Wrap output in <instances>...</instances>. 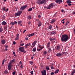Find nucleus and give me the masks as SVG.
Instances as JSON below:
<instances>
[{
	"label": "nucleus",
	"instance_id": "nucleus-33",
	"mask_svg": "<svg viewBox=\"0 0 75 75\" xmlns=\"http://www.w3.org/2000/svg\"><path fill=\"white\" fill-rule=\"evenodd\" d=\"M31 16H28V19H29V20H30V19L31 18Z\"/></svg>",
	"mask_w": 75,
	"mask_h": 75
},
{
	"label": "nucleus",
	"instance_id": "nucleus-16",
	"mask_svg": "<svg viewBox=\"0 0 75 75\" xmlns=\"http://www.w3.org/2000/svg\"><path fill=\"white\" fill-rule=\"evenodd\" d=\"M6 24H7V22L5 21H3L1 23V24L3 25H6Z\"/></svg>",
	"mask_w": 75,
	"mask_h": 75
},
{
	"label": "nucleus",
	"instance_id": "nucleus-29",
	"mask_svg": "<svg viewBox=\"0 0 75 75\" xmlns=\"http://www.w3.org/2000/svg\"><path fill=\"white\" fill-rule=\"evenodd\" d=\"M56 40V38H54L53 39H52V38H50V41H52L53 40Z\"/></svg>",
	"mask_w": 75,
	"mask_h": 75
},
{
	"label": "nucleus",
	"instance_id": "nucleus-55",
	"mask_svg": "<svg viewBox=\"0 0 75 75\" xmlns=\"http://www.w3.org/2000/svg\"><path fill=\"white\" fill-rule=\"evenodd\" d=\"M16 42L15 41H14L13 42V45H15L16 44Z\"/></svg>",
	"mask_w": 75,
	"mask_h": 75
},
{
	"label": "nucleus",
	"instance_id": "nucleus-12",
	"mask_svg": "<svg viewBox=\"0 0 75 75\" xmlns=\"http://www.w3.org/2000/svg\"><path fill=\"white\" fill-rule=\"evenodd\" d=\"M11 66H12V65L9 64L8 65V68L9 71H10V70H11Z\"/></svg>",
	"mask_w": 75,
	"mask_h": 75
},
{
	"label": "nucleus",
	"instance_id": "nucleus-42",
	"mask_svg": "<svg viewBox=\"0 0 75 75\" xmlns=\"http://www.w3.org/2000/svg\"><path fill=\"white\" fill-rule=\"evenodd\" d=\"M43 54H45V55H46L47 54V51H44Z\"/></svg>",
	"mask_w": 75,
	"mask_h": 75
},
{
	"label": "nucleus",
	"instance_id": "nucleus-25",
	"mask_svg": "<svg viewBox=\"0 0 75 75\" xmlns=\"http://www.w3.org/2000/svg\"><path fill=\"white\" fill-rule=\"evenodd\" d=\"M4 74H8V71L7 70H5L4 71Z\"/></svg>",
	"mask_w": 75,
	"mask_h": 75
},
{
	"label": "nucleus",
	"instance_id": "nucleus-43",
	"mask_svg": "<svg viewBox=\"0 0 75 75\" xmlns=\"http://www.w3.org/2000/svg\"><path fill=\"white\" fill-rule=\"evenodd\" d=\"M4 47L6 48H8V45H4Z\"/></svg>",
	"mask_w": 75,
	"mask_h": 75
},
{
	"label": "nucleus",
	"instance_id": "nucleus-3",
	"mask_svg": "<svg viewBox=\"0 0 75 75\" xmlns=\"http://www.w3.org/2000/svg\"><path fill=\"white\" fill-rule=\"evenodd\" d=\"M27 7V5H25V6H21V8H20V11H19V15L20 14H21L22 13V11H23L25 8H26Z\"/></svg>",
	"mask_w": 75,
	"mask_h": 75
},
{
	"label": "nucleus",
	"instance_id": "nucleus-21",
	"mask_svg": "<svg viewBox=\"0 0 75 75\" xmlns=\"http://www.w3.org/2000/svg\"><path fill=\"white\" fill-rule=\"evenodd\" d=\"M37 42V40H35V41H34V42H33V46L34 47V46H35L36 45V44Z\"/></svg>",
	"mask_w": 75,
	"mask_h": 75
},
{
	"label": "nucleus",
	"instance_id": "nucleus-31",
	"mask_svg": "<svg viewBox=\"0 0 75 75\" xmlns=\"http://www.w3.org/2000/svg\"><path fill=\"white\" fill-rule=\"evenodd\" d=\"M10 24L12 25H14V23L13 22H11L10 23Z\"/></svg>",
	"mask_w": 75,
	"mask_h": 75
},
{
	"label": "nucleus",
	"instance_id": "nucleus-20",
	"mask_svg": "<svg viewBox=\"0 0 75 75\" xmlns=\"http://www.w3.org/2000/svg\"><path fill=\"white\" fill-rule=\"evenodd\" d=\"M56 49L57 50H60L61 47L60 46V45H57Z\"/></svg>",
	"mask_w": 75,
	"mask_h": 75
},
{
	"label": "nucleus",
	"instance_id": "nucleus-39",
	"mask_svg": "<svg viewBox=\"0 0 75 75\" xmlns=\"http://www.w3.org/2000/svg\"><path fill=\"white\" fill-rule=\"evenodd\" d=\"M3 31V29H2L1 28H0V33H2Z\"/></svg>",
	"mask_w": 75,
	"mask_h": 75
},
{
	"label": "nucleus",
	"instance_id": "nucleus-35",
	"mask_svg": "<svg viewBox=\"0 0 75 75\" xmlns=\"http://www.w3.org/2000/svg\"><path fill=\"white\" fill-rule=\"evenodd\" d=\"M13 53L14 57H16V52H13Z\"/></svg>",
	"mask_w": 75,
	"mask_h": 75
},
{
	"label": "nucleus",
	"instance_id": "nucleus-45",
	"mask_svg": "<svg viewBox=\"0 0 75 75\" xmlns=\"http://www.w3.org/2000/svg\"><path fill=\"white\" fill-rule=\"evenodd\" d=\"M6 61V60L4 59V61H3L2 62V65H4V61Z\"/></svg>",
	"mask_w": 75,
	"mask_h": 75
},
{
	"label": "nucleus",
	"instance_id": "nucleus-46",
	"mask_svg": "<svg viewBox=\"0 0 75 75\" xmlns=\"http://www.w3.org/2000/svg\"><path fill=\"white\" fill-rule=\"evenodd\" d=\"M36 21L38 22V23L39 21V19H36Z\"/></svg>",
	"mask_w": 75,
	"mask_h": 75
},
{
	"label": "nucleus",
	"instance_id": "nucleus-61",
	"mask_svg": "<svg viewBox=\"0 0 75 75\" xmlns=\"http://www.w3.org/2000/svg\"><path fill=\"white\" fill-rule=\"evenodd\" d=\"M73 14H75V11H73V12L72 13Z\"/></svg>",
	"mask_w": 75,
	"mask_h": 75
},
{
	"label": "nucleus",
	"instance_id": "nucleus-59",
	"mask_svg": "<svg viewBox=\"0 0 75 75\" xmlns=\"http://www.w3.org/2000/svg\"><path fill=\"white\" fill-rule=\"evenodd\" d=\"M44 48V46H43L42 47H40V49H42V48Z\"/></svg>",
	"mask_w": 75,
	"mask_h": 75
},
{
	"label": "nucleus",
	"instance_id": "nucleus-48",
	"mask_svg": "<svg viewBox=\"0 0 75 75\" xmlns=\"http://www.w3.org/2000/svg\"><path fill=\"white\" fill-rule=\"evenodd\" d=\"M8 8H7L6 9H5V10L4 11H5L6 12H7L8 11Z\"/></svg>",
	"mask_w": 75,
	"mask_h": 75
},
{
	"label": "nucleus",
	"instance_id": "nucleus-4",
	"mask_svg": "<svg viewBox=\"0 0 75 75\" xmlns=\"http://www.w3.org/2000/svg\"><path fill=\"white\" fill-rule=\"evenodd\" d=\"M19 50L21 52H24V53H26V51H24L25 48L24 47H20L19 48Z\"/></svg>",
	"mask_w": 75,
	"mask_h": 75
},
{
	"label": "nucleus",
	"instance_id": "nucleus-47",
	"mask_svg": "<svg viewBox=\"0 0 75 75\" xmlns=\"http://www.w3.org/2000/svg\"><path fill=\"white\" fill-rule=\"evenodd\" d=\"M22 21H19V25H21V23H22Z\"/></svg>",
	"mask_w": 75,
	"mask_h": 75
},
{
	"label": "nucleus",
	"instance_id": "nucleus-49",
	"mask_svg": "<svg viewBox=\"0 0 75 75\" xmlns=\"http://www.w3.org/2000/svg\"><path fill=\"white\" fill-rule=\"evenodd\" d=\"M2 10L3 11H4V10H5V7H3Z\"/></svg>",
	"mask_w": 75,
	"mask_h": 75
},
{
	"label": "nucleus",
	"instance_id": "nucleus-57",
	"mask_svg": "<svg viewBox=\"0 0 75 75\" xmlns=\"http://www.w3.org/2000/svg\"><path fill=\"white\" fill-rule=\"evenodd\" d=\"M11 61L12 62H14V61H15V59H13Z\"/></svg>",
	"mask_w": 75,
	"mask_h": 75
},
{
	"label": "nucleus",
	"instance_id": "nucleus-28",
	"mask_svg": "<svg viewBox=\"0 0 75 75\" xmlns=\"http://www.w3.org/2000/svg\"><path fill=\"white\" fill-rule=\"evenodd\" d=\"M66 3H68H68H72V2L71 1H70V0H68L67 1H66Z\"/></svg>",
	"mask_w": 75,
	"mask_h": 75
},
{
	"label": "nucleus",
	"instance_id": "nucleus-52",
	"mask_svg": "<svg viewBox=\"0 0 75 75\" xmlns=\"http://www.w3.org/2000/svg\"><path fill=\"white\" fill-rule=\"evenodd\" d=\"M19 64H20V65H22V61H20V62H19Z\"/></svg>",
	"mask_w": 75,
	"mask_h": 75
},
{
	"label": "nucleus",
	"instance_id": "nucleus-51",
	"mask_svg": "<svg viewBox=\"0 0 75 75\" xmlns=\"http://www.w3.org/2000/svg\"><path fill=\"white\" fill-rule=\"evenodd\" d=\"M51 75H53V74H54V72H51Z\"/></svg>",
	"mask_w": 75,
	"mask_h": 75
},
{
	"label": "nucleus",
	"instance_id": "nucleus-7",
	"mask_svg": "<svg viewBox=\"0 0 75 75\" xmlns=\"http://www.w3.org/2000/svg\"><path fill=\"white\" fill-rule=\"evenodd\" d=\"M42 75H46L47 71H45V70H44V71H41Z\"/></svg>",
	"mask_w": 75,
	"mask_h": 75
},
{
	"label": "nucleus",
	"instance_id": "nucleus-13",
	"mask_svg": "<svg viewBox=\"0 0 75 75\" xmlns=\"http://www.w3.org/2000/svg\"><path fill=\"white\" fill-rule=\"evenodd\" d=\"M62 55V54L61 53H58L56 54V55L57 56V57H61Z\"/></svg>",
	"mask_w": 75,
	"mask_h": 75
},
{
	"label": "nucleus",
	"instance_id": "nucleus-5",
	"mask_svg": "<svg viewBox=\"0 0 75 75\" xmlns=\"http://www.w3.org/2000/svg\"><path fill=\"white\" fill-rule=\"evenodd\" d=\"M54 7V4H52H52H50L48 6H47V8L49 9H50V8H53Z\"/></svg>",
	"mask_w": 75,
	"mask_h": 75
},
{
	"label": "nucleus",
	"instance_id": "nucleus-10",
	"mask_svg": "<svg viewBox=\"0 0 75 75\" xmlns=\"http://www.w3.org/2000/svg\"><path fill=\"white\" fill-rule=\"evenodd\" d=\"M35 34V33H32V34H28V35H27V36H28V37H31V36L34 35Z\"/></svg>",
	"mask_w": 75,
	"mask_h": 75
},
{
	"label": "nucleus",
	"instance_id": "nucleus-32",
	"mask_svg": "<svg viewBox=\"0 0 75 75\" xmlns=\"http://www.w3.org/2000/svg\"><path fill=\"white\" fill-rule=\"evenodd\" d=\"M50 47H49V50H48V52L49 53H50L51 52V48H50Z\"/></svg>",
	"mask_w": 75,
	"mask_h": 75
},
{
	"label": "nucleus",
	"instance_id": "nucleus-50",
	"mask_svg": "<svg viewBox=\"0 0 75 75\" xmlns=\"http://www.w3.org/2000/svg\"><path fill=\"white\" fill-rule=\"evenodd\" d=\"M2 18L4 19V18H5V16H4V15L2 16Z\"/></svg>",
	"mask_w": 75,
	"mask_h": 75
},
{
	"label": "nucleus",
	"instance_id": "nucleus-15",
	"mask_svg": "<svg viewBox=\"0 0 75 75\" xmlns=\"http://www.w3.org/2000/svg\"><path fill=\"white\" fill-rule=\"evenodd\" d=\"M30 45V42L28 43V44H26L25 45V48H27V47H28V46Z\"/></svg>",
	"mask_w": 75,
	"mask_h": 75
},
{
	"label": "nucleus",
	"instance_id": "nucleus-30",
	"mask_svg": "<svg viewBox=\"0 0 75 75\" xmlns=\"http://www.w3.org/2000/svg\"><path fill=\"white\" fill-rule=\"evenodd\" d=\"M46 68L47 71H49V66H46Z\"/></svg>",
	"mask_w": 75,
	"mask_h": 75
},
{
	"label": "nucleus",
	"instance_id": "nucleus-8",
	"mask_svg": "<svg viewBox=\"0 0 75 75\" xmlns=\"http://www.w3.org/2000/svg\"><path fill=\"white\" fill-rule=\"evenodd\" d=\"M50 42H48V43H47V45L46 48H47L48 49V50H49V47H50Z\"/></svg>",
	"mask_w": 75,
	"mask_h": 75
},
{
	"label": "nucleus",
	"instance_id": "nucleus-64",
	"mask_svg": "<svg viewBox=\"0 0 75 75\" xmlns=\"http://www.w3.org/2000/svg\"><path fill=\"white\" fill-rule=\"evenodd\" d=\"M23 25L22 23H21L20 25V26H22Z\"/></svg>",
	"mask_w": 75,
	"mask_h": 75
},
{
	"label": "nucleus",
	"instance_id": "nucleus-44",
	"mask_svg": "<svg viewBox=\"0 0 75 75\" xmlns=\"http://www.w3.org/2000/svg\"><path fill=\"white\" fill-rule=\"evenodd\" d=\"M24 45V43H21V44H20V46H23V45Z\"/></svg>",
	"mask_w": 75,
	"mask_h": 75
},
{
	"label": "nucleus",
	"instance_id": "nucleus-18",
	"mask_svg": "<svg viewBox=\"0 0 75 75\" xmlns=\"http://www.w3.org/2000/svg\"><path fill=\"white\" fill-rule=\"evenodd\" d=\"M50 33L51 34H56V32L55 31H50Z\"/></svg>",
	"mask_w": 75,
	"mask_h": 75
},
{
	"label": "nucleus",
	"instance_id": "nucleus-62",
	"mask_svg": "<svg viewBox=\"0 0 75 75\" xmlns=\"http://www.w3.org/2000/svg\"><path fill=\"white\" fill-rule=\"evenodd\" d=\"M41 17V15H38V17H39V18H40V17Z\"/></svg>",
	"mask_w": 75,
	"mask_h": 75
},
{
	"label": "nucleus",
	"instance_id": "nucleus-40",
	"mask_svg": "<svg viewBox=\"0 0 75 75\" xmlns=\"http://www.w3.org/2000/svg\"><path fill=\"white\" fill-rule=\"evenodd\" d=\"M21 68H23L24 66L22 64H21V65L20 66Z\"/></svg>",
	"mask_w": 75,
	"mask_h": 75
},
{
	"label": "nucleus",
	"instance_id": "nucleus-24",
	"mask_svg": "<svg viewBox=\"0 0 75 75\" xmlns=\"http://www.w3.org/2000/svg\"><path fill=\"white\" fill-rule=\"evenodd\" d=\"M59 71V69H57L54 72V74H57V73H58Z\"/></svg>",
	"mask_w": 75,
	"mask_h": 75
},
{
	"label": "nucleus",
	"instance_id": "nucleus-14",
	"mask_svg": "<svg viewBox=\"0 0 75 75\" xmlns=\"http://www.w3.org/2000/svg\"><path fill=\"white\" fill-rule=\"evenodd\" d=\"M16 38H15V40H17L18 39V38H19V34L17 33L16 35Z\"/></svg>",
	"mask_w": 75,
	"mask_h": 75
},
{
	"label": "nucleus",
	"instance_id": "nucleus-41",
	"mask_svg": "<svg viewBox=\"0 0 75 75\" xmlns=\"http://www.w3.org/2000/svg\"><path fill=\"white\" fill-rule=\"evenodd\" d=\"M30 73L32 75H33V71H30Z\"/></svg>",
	"mask_w": 75,
	"mask_h": 75
},
{
	"label": "nucleus",
	"instance_id": "nucleus-34",
	"mask_svg": "<svg viewBox=\"0 0 75 75\" xmlns=\"http://www.w3.org/2000/svg\"><path fill=\"white\" fill-rule=\"evenodd\" d=\"M7 25L6 26L4 27V29H5V30H7Z\"/></svg>",
	"mask_w": 75,
	"mask_h": 75
},
{
	"label": "nucleus",
	"instance_id": "nucleus-22",
	"mask_svg": "<svg viewBox=\"0 0 75 75\" xmlns=\"http://www.w3.org/2000/svg\"><path fill=\"white\" fill-rule=\"evenodd\" d=\"M1 42L2 44H5L6 40H3L1 41Z\"/></svg>",
	"mask_w": 75,
	"mask_h": 75
},
{
	"label": "nucleus",
	"instance_id": "nucleus-2",
	"mask_svg": "<svg viewBox=\"0 0 75 75\" xmlns=\"http://www.w3.org/2000/svg\"><path fill=\"white\" fill-rule=\"evenodd\" d=\"M47 0H38L36 1V3L39 5H41V4H45L46 3Z\"/></svg>",
	"mask_w": 75,
	"mask_h": 75
},
{
	"label": "nucleus",
	"instance_id": "nucleus-58",
	"mask_svg": "<svg viewBox=\"0 0 75 75\" xmlns=\"http://www.w3.org/2000/svg\"><path fill=\"white\" fill-rule=\"evenodd\" d=\"M25 40H28V38H25Z\"/></svg>",
	"mask_w": 75,
	"mask_h": 75
},
{
	"label": "nucleus",
	"instance_id": "nucleus-36",
	"mask_svg": "<svg viewBox=\"0 0 75 75\" xmlns=\"http://www.w3.org/2000/svg\"><path fill=\"white\" fill-rule=\"evenodd\" d=\"M13 62H12L11 61H10V62L8 64H9V65H11L12 64V63H13Z\"/></svg>",
	"mask_w": 75,
	"mask_h": 75
},
{
	"label": "nucleus",
	"instance_id": "nucleus-6",
	"mask_svg": "<svg viewBox=\"0 0 75 75\" xmlns=\"http://www.w3.org/2000/svg\"><path fill=\"white\" fill-rule=\"evenodd\" d=\"M55 2L56 3H59V4H60L62 3L63 1L62 0H56Z\"/></svg>",
	"mask_w": 75,
	"mask_h": 75
},
{
	"label": "nucleus",
	"instance_id": "nucleus-19",
	"mask_svg": "<svg viewBox=\"0 0 75 75\" xmlns=\"http://www.w3.org/2000/svg\"><path fill=\"white\" fill-rule=\"evenodd\" d=\"M53 63H52L51 65H50V67L51 68V69H54V67H53Z\"/></svg>",
	"mask_w": 75,
	"mask_h": 75
},
{
	"label": "nucleus",
	"instance_id": "nucleus-23",
	"mask_svg": "<svg viewBox=\"0 0 75 75\" xmlns=\"http://www.w3.org/2000/svg\"><path fill=\"white\" fill-rule=\"evenodd\" d=\"M75 73V69L73 70V71L71 73V75H74V74Z\"/></svg>",
	"mask_w": 75,
	"mask_h": 75
},
{
	"label": "nucleus",
	"instance_id": "nucleus-60",
	"mask_svg": "<svg viewBox=\"0 0 75 75\" xmlns=\"http://www.w3.org/2000/svg\"><path fill=\"white\" fill-rule=\"evenodd\" d=\"M14 24H17V21H14Z\"/></svg>",
	"mask_w": 75,
	"mask_h": 75
},
{
	"label": "nucleus",
	"instance_id": "nucleus-9",
	"mask_svg": "<svg viewBox=\"0 0 75 75\" xmlns=\"http://www.w3.org/2000/svg\"><path fill=\"white\" fill-rule=\"evenodd\" d=\"M56 19H53L52 20H51V21L50 22V23H51V24H53L55 22H56Z\"/></svg>",
	"mask_w": 75,
	"mask_h": 75
},
{
	"label": "nucleus",
	"instance_id": "nucleus-63",
	"mask_svg": "<svg viewBox=\"0 0 75 75\" xmlns=\"http://www.w3.org/2000/svg\"><path fill=\"white\" fill-rule=\"evenodd\" d=\"M74 34H75V28H74Z\"/></svg>",
	"mask_w": 75,
	"mask_h": 75
},
{
	"label": "nucleus",
	"instance_id": "nucleus-11",
	"mask_svg": "<svg viewBox=\"0 0 75 75\" xmlns=\"http://www.w3.org/2000/svg\"><path fill=\"white\" fill-rule=\"evenodd\" d=\"M38 26H41V25H42V23L41 21H39V20L38 22Z\"/></svg>",
	"mask_w": 75,
	"mask_h": 75
},
{
	"label": "nucleus",
	"instance_id": "nucleus-27",
	"mask_svg": "<svg viewBox=\"0 0 75 75\" xmlns=\"http://www.w3.org/2000/svg\"><path fill=\"white\" fill-rule=\"evenodd\" d=\"M52 25H49V29H50V30H51L52 28Z\"/></svg>",
	"mask_w": 75,
	"mask_h": 75
},
{
	"label": "nucleus",
	"instance_id": "nucleus-26",
	"mask_svg": "<svg viewBox=\"0 0 75 75\" xmlns=\"http://www.w3.org/2000/svg\"><path fill=\"white\" fill-rule=\"evenodd\" d=\"M36 47H35H35H34V48H33V51H36Z\"/></svg>",
	"mask_w": 75,
	"mask_h": 75
},
{
	"label": "nucleus",
	"instance_id": "nucleus-54",
	"mask_svg": "<svg viewBox=\"0 0 75 75\" xmlns=\"http://www.w3.org/2000/svg\"><path fill=\"white\" fill-rule=\"evenodd\" d=\"M71 3H69V4H68L69 6H71Z\"/></svg>",
	"mask_w": 75,
	"mask_h": 75
},
{
	"label": "nucleus",
	"instance_id": "nucleus-37",
	"mask_svg": "<svg viewBox=\"0 0 75 75\" xmlns=\"http://www.w3.org/2000/svg\"><path fill=\"white\" fill-rule=\"evenodd\" d=\"M30 63L31 64V65H33V61H30Z\"/></svg>",
	"mask_w": 75,
	"mask_h": 75
},
{
	"label": "nucleus",
	"instance_id": "nucleus-56",
	"mask_svg": "<svg viewBox=\"0 0 75 75\" xmlns=\"http://www.w3.org/2000/svg\"><path fill=\"white\" fill-rule=\"evenodd\" d=\"M13 75H15V74H16V72L15 71H13Z\"/></svg>",
	"mask_w": 75,
	"mask_h": 75
},
{
	"label": "nucleus",
	"instance_id": "nucleus-17",
	"mask_svg": "<svg viewBox=\"0 0 75 75\" xmlns=\"http://www.w3.org/2000/svg\"><path fill=\"white\" fill-rule=\"evenodd\" d=\"M15 16L16 17H17V16H19V11H18L17 13H16L14 14Z\"/></svg>",
	"mask_w": 75,
	"mask_h": 75
},
{
	"label": "nucleus",
	"instance_id": "nucleus-38",
	"mask_svg": "<svg viewBox=\"0 0 75 75\" xmlns=\"http://www.w3.org/2000/svg\"><path fill=\"white\" fill-rule=\"evenodd\" d=\"M32 10H33V8H29L28 11H32Z\"/></svg>",
	"mask_w": 75,
	"mask_h": 75
},
{
	"label": "nucleus",
	"instance_id": "nucleus-53",
	"mask_svg": "<svg viewBox=\"0 0 75 75\" xmlns=\"http://www.w3.org/2000/svg\"><path fill=\"white\" fill-rule=\"evenodd\" d=\"M56 16H57V13H55L54 16V17H56Z\"/></svg>",
	"mask_w": 75,
	"mask_h": 75
},
{
	"label": "nucleus",
	"instance_id": "nucleus-1",
	"mask_svg": "<svg viewBox=\"0 0 75 75\" xmlns=\"http://www.w3.org/2000/svg\"><path fill=\"white\" fill-rule=\"evenodd\" d=\"M69 39L68 36L67 35H62L61 38V41H64V42H67L68 40Z\"/></svg>",
	"mask_w": 75,
	"mask_h": 75
}]
</instances>
